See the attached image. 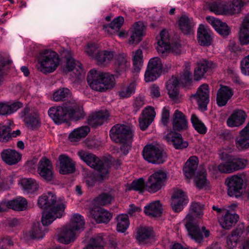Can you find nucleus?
<instances>
[{
	"mask_svg": "<svg viewBox=\"0 0 249 249\" xmlns=\"http://www.w3.org/2000/svg\"><path fill=\"white\" fill-rule=\"evenodd\" d=\"M48 113L57 124L67 122L69 119L77 121L85 116L82 107L75 101L66 103L62 106L52 107L48 110Z\"/></svg>",
	"mask_w": 249,
	"mask_h": 249,
	"instance_id": "1",
	"label": "nucleus"
},
{
	"mask_svg": "<svg viewBox=\"0 0 249 249\" xmlns=\"http://www.w3.org/2000/svg\"><path fill=\"white\" fill-rule=\"evenodd\" d=\"M89 86L95 91L104 92L113 88L115 85L114 76L109 73L90 70L87 78Z\"/></svg>",
	"mask_w": 249,
	"mask_h": 249,
	"instance_id": "2",
	"label": "nucleus"
},
{
	"mask_svg": "<svg viewBox=\"0 0 249 249\" xmlns=\"http://www.w3.org/2000/svg\"><path fill=\"white\" fill-rule=\"evenodd\" d=\"M78 155L88 166L97 171L95 176L96 180L102 181L108 178L109 166L107 162H104L95 155L87 151H79Z\"/></svg>",
	"mask_w": 249,
	"mask_h": 249,
	"instance_id": "3",
	"label": "nucleus"
},
{
	"mask_svg": "<svg viewBox=\"0 0 249 249\" xmlns=\"http://www.w3.org/2000/svg\"><path fill=\"white\" fill-rule=\"evenodd\" d=\"M85 221L80 214L76 213L72 215L69 225L64 227L58 237L59 242L68 244L75 239L76 232L83 230Z\"/></svg>",
	"mask_w": 249,
	"mask_h": 249,
	"instance_id": "4",
	"label": "nucleus"
},
{
	"mask_svg": "<svg viewBox=\"0 0 249 249\" xmlns=\"http://www.w3.org/2000/svg\"><path fill=\"white\" fill-rule=\"evenodd\" d=\"M58 54L51 50H45L40 53L38 60L39 71L45 74L53 72L59 64Z\"/></svg>",
	"mask_w": 249,
	"mask_h": 249,
	"instance_id": "5",
	"label": "nucleus"
},
{
	"mask_svg": "<svg viewBox=\"0 0 249 249\" xmlns=\"http://www.w3.org/2000/svg\"><path fill=\"white\" fill-rule=\"evenodd\" d=\"M185 227L189 237L196 242L201 243L203 241L204 236L208 237L210 231L205 226L200 227L197 222L191 213H188L185 218Z\"/></svg>",
	"mask_w": 249,
	"mask_h": 249,
	"instance_id": "6",
	"label": "nucleus"
},
{
	"mask_svg": "<svg viewBox=\"0 0 249 249\" xmlns=\"http://www.w3.org/2000/svg\"><path fill=\"white\" fill-rule=\"evenodd\" d=\"M167 173L162 170H158L150 175L146 181V191L150 193H155L163 188L167 180Z\"/></svg>",
	"mask_w": 249,
	"mask_h": 249,
	"instance_id": "7",
	"label": "nucleus"
},
{
	"mask_svg": "<svg viewBox=\"0 0 249 249\" xmlns=\"http://www.w3.org/2000/svg\"><path fill=\"white\" fill-rule=\"evenodd\" d=\"M143 158L153 164H162L166 160L167 155L163 149L159 145L149 144L143 150Z\"/></svg>",
	"mask_w": 249,
	"mask_h": 249,
	"instance_id": "8",
	"label": "nucleus"
},
{
	"mask_svg": "<svg viewBox=\"0 0 249 249\" xmlns=\"http://www.w3.org/2000/svg\"><path fill=\"white\" fill-rule=\"evenodd\" d=\"M111 139L115 142L126 141L132 142L133 131L131 127L124 124H117L114 125L110 130Z\"/></svg>",
	"mask_w": 249,
	"mask_h": 249,
	"instance_id": "9",
	"label": "nucleus"
},
{
	"mask_svg": "<svg viewBox=\"0 0 249 249\" xmlns=\"http://www.w3.org/2000/svg\"><path fill=\"white\" fill-rule=\"evenodd\" d=\"M19 117L27 127L32 130L36 129L41 124V121L36 109L26 106L19 113Z\"/></svg>",
	"mask_w": 249,
	"mask_h": 249,
	"instance_id": "10",
	"label": "nucleus"
},
{
	"mask_svg": "<svg viewBox=\"0 0 249 249\" xmlns=\"http://www.w3.org/2000/svg\"><path fill=\"white\" fill-rule=\"evenodd\" d=\"M61 203L65 209L66 203L64 198H57L55 195L51 192L43 194L38 197L37 200V205L39 208L51 210H58Z\"/></svg>",
	"mask_w": 249,
	"mask_h": 249,
	"instance_id": "11",
	"label": "nucleus"
},
{
	"mask_svg": "<svg viewBox=\"0 0 249 249\" xmlns=\"http://www.w3.org/2000/svg\"><path fill=\"white\" fill-rule=\"evenodd\" d=\"M163 66L160 59L158 57L151 58L148 62L144 74L146 82L156 80L160 75Z\"/></svg>",
	"mask_w": 249,
	"mask_h": 249,
	"instance_id": "12",
	"label": "nucleus"
},
{
	"mask_svg": "<svg viewBox=\"0 0 249 249\" xmlns=\"http://www.w3.org/2000/svg\"><path fill=\"white\" fill-rule=\"evenodd\" d=\"M96 51L95 45L92 43L88 44L85 49V52L87 54L91 57H94L98 65H105L114 57L113 52L103 51L97 53L95 55Z\"/></svg>",
	"mask_w": 249,
	"mask_h": 249,
	"instance_id": "13",
	"label": "nucleus"
},
{
	"mask_svg": "<svg viewBox=\"0 0 249 249\" xmlns=\"http://www.w3.org/2000/svg\"><path fill=\"white\" fill-rule=\"evenodd\" d=\"M225 182L228 187V194L229 196L236 198L241 196L243 184V180L241 177L232 176L227 178Z\"/></svg>",
	"mask_w": 249,
	"mask_h": 249,
	"instance_id": "14",
	"label": "nucleus"
},
{
	"mask_svg": "<svg viewBox=\"0 0 249 249\" xmlns=\"http://www.w3.org/2000/svg\"><path fill=\"white\" fill-rule=\"evenodd\" d=\"M37 173L47 181H51L54 179V173L51 161L45 157L41 158L38 162Z\"/></svg>",
	"mask_w": 249,
	"mask_h": 249,
	"instance_id": "15",
	"label": "nucleus"
},
{
	"mask_svg": "<svg viewBox=\"0 0 249 249\" xmlns=\"http://www.w3.org/2000/svg\"><path fill=\"white\" fill-rule=\"evenodd\" d=\"M208 85L204 84L198 88L196 93L193 95L201 110L206 111L207 109V105L210 101Z\"/></svg>",
	"mask_w": 249,
	"mask_h": 249,
	"instance_id": "16",
	"label": "nucleus"
},
{
	"mask_svg": "<svg viewBox=\"0 0 249 249\" xmlns=\"http://www.w3.org/2000/svg\"><path fill=\"white\" fill-rule=\"evenodd\" d=\"M89 216L97 223H108L112 217V213L104 208L94 207L89 210Z\"/></svg>",
	"mask_w": 249,
	"mask_h": 249,
	"instance_id": "17",
	"label": "nucleus"
},
{
	"mask_svg": "<svg viewBox=\"0 0 249 249\" xmlns=\"http://www.w3.org/2000/svg\"><path fill=\"white\" fill-rule=\"evenodd\" d=\"M172 124L174 132L186 130L188 128V121L186 115L182 112L176 109L172 116Z\"/></svg>",
	"mask_w": 249,
	"mask_h": 249,
	"instance_id": "18",
	"label": "nucleus"
},
{
	"mask_svg": "<svg viewBox=\"0 0 249 249\" xmlns=\"http://www.w3.org/2000/svg\"><path fill=\"white\" fill-rule=\"evenodd\" d=\"M216 67V65L212 61L207 59L200 60L194 71V79L196 81L200 80L206 72Z\"/></svg>",
	"mask_w": 249,
	"mask_h": 249,
	"instance_id": "19",
	"label": "nucleus"
},
{
	"mask_svg": "<svg viewBox=\"0 0 249 249\" xmlns=\"http://www.w3.org/2000/svg\"><path fill=\"white\" fill-rule=\"evenodd\" d=\"M154 237V231L149 227H141L137 229L135 238L140 245L150 243Z\"/></svg>",
	"mask_w": 249,
	"mask_h": 249,
	"instance_id": "20",
	"label": "nucleus"
},
{
	"mask_svg": "<svg viewBox=\"0 0 249 249\" xmlns=\"http://www.w3.org/2000/svg\"><path fill=\"white\" fill-rule=\"evenodd\" d=\"M64 211V207L61 203L59 205L58 210H48L44 211L42 213L41 218L43 226H48L51 224L56 218L61 217Z\"/></svg>",
	"mask_w": 249,
	"mask_h": 249,
	"instance_id": "21",
	"label": "nucleus"
},
{
	"mask_svg": "<svg viewBox=\"0 0 249 249\" xmlns=\"http://www.w3.org/2000/svg\"><path fill=\"white\" fill-rule=\"evenodd\" d=\"M179 81L175 76H172L166 83V89L169 98L175 103H178L180 100V95L179 93L178 85Z\"/></svg>",
	"mask_w": 249,
	"mask_h": 249,
	"instance_id": "22",
	"label": "nucleus"
},
{
	"mask_svg": "<svg viewBox=\"0 0 249 249\" xmlns=\"http://www.w3.org/2000/svg\"><path fill=\"white\" fill-rule=\"evenodd\" d=\"M155 115V111L152 107H148L142 111V115L139 119L140 127L142 130L143 131L147 128L153 121Z\"/></svg>",
	"mask_w": 249,
	"mask_h": 249,
	"instance_id": "23",
	"label": "nucleus"
},
{
	"mask_svg": "<svg viewBox=\"0 0 249 249\" xmlns=\"http://www.w3.org/2000/svg\"><path fill=\"white\" fill-rule=\"evenodd\" d=\"M235 146L240 151L249 148V121L246 126L239 132V135L235 139Z\"/></svg>",
	"mask_w": 249,
	"mask_h": 249,
	"instance_id": "24",
	"label": "nucleus"
},
{
	"mask_svg": "<svg viewBox=\"0 0 249 249\" xmlns=\"http://www.w3.org/2000/svg\"><path fill=\"white\" fill-rule=\"evenodd\" d=\"M233 95V91L231 88L227 86L220 85L216 94L217 105L220 107L226 106Z\"/></svg>",
	"mask_w": 249,
	"mask_h": 249,
	"instance_id": "25",
	"label": "nucleus"
},
{
	"mask_svg": "<svg viewBox=\"0 0 249 249\" xmlns=\"http://www.w3.org/2000/svg\"><path fill=\"white\" fill-rule=\"evenodd\" d=\"M165 138L177 149H182L188 146V142L186 141L183 140L181 135L179 133L171 131L167 133Z\"/></svg>",
	"mask_w": 249,
	"mask_h": 249,
	"instance_id": "26",
	"label": "nucleus"
},
{
	"mask_svg": "<svg viewBox=\"0 0 249 249\" xmlns=\"http://www.w3.org/2000/svg\"><path fill=\"white\" fill-rule=\"evenodd\" d=\"M246 118L247 115L244 110L235 109L227 119V124L231 127L239 126L245 123Z\"/></svg>",
	"mask_w": 249,
	"mask_h": 249,
	"instance_id": "27",
	"label": "nucleus"
},
{
	"mask_svg": "<svg viewBox=\"0 0 249 249\" xmlns=\"http://www.w3.org/2000/svg\"><path fill=\"white\" fill-rule=\"evenodd\" d=\"M158 45L156 47L159 53L163 54L170 51V42L169 34L165 30L161 31L159 36H157Z\"/></svg>",
	"mask_w": 249,
	"mask_h": 249,
	"instance_id": "28",
	"label": "nucleus"
},
{
	"mask_svg": "<svg viewBox=\"0 0 249 249\" xmlns=\"http://www.w3.org/2000/svg\"><path fill=\"white\" fill-rule=\"evenodd\" d=\"M206 19L220 35L226 37L230 34L231 29L225 22L211 17H207Z\"/></svg>",
	"mask_w": 249,
	"mask_h": 249,
	"instance_id": "29",
	"label": "nucleus"
},
{
	"mask_svg": "<svg viewBox=\"0 0 249 249\" xmlns=\"http://www.w3.org/2000/svg\"><path fill=\"white\" fill-rule=\"evenodd\" d=\"M59 172L61 174L67 175L75 171V163L69 157L66 155H61L59 157Z\"/></svg>",
	"mask_w": 249,
	"mask_h": 249,
	"instance_id": "30",
	"label": "nucleus"
},
{
	"mask_svg": "<svg viewBox=\"0 0 249 249\" xmlns=\"http://www.w3.org/2000/svg\"><path fill=\"white\" fill-rule=\"evenodd\" d=\"M144 29L145 27L142 22H136L134 24L131 30L132 34L129 40L130 44H137L142 40Z\"/></svg>",
	"mask_w": 249,
	"mask_h": 249,
	"instance_id": "31",
	"label": "nucleus"
},
{
	"mask_svg": "<svg viewBox=\"0 0 249 249\" xmlns=\"http://www.w3.org/2000/svg\"><path fill=\"white\" fill-rule=\"evenodd\" d=\"M1 157L4 162L12 165L17 164L20 160L21 155L15 150L7 149L1 152Z\"/></svg>",
	"mask_w": 249,
	"mask_h": 249,
	"instance_id": "32",
	"label": "nucleus"
},
{
	"mask_svg": "<svg viewBox=\"0 0 249 249\" xmlns=\"http://www.w3.org/2000/svg\"><path fill=\"white\" fill-rule=\"evenodd\" d=\"M178 22L179 29L184 34L190 35L193 33L195 23L192 18L182 15Z\"/></svg>",
	"mask_w": 249,
	"mask_h": 249,
	"instance_id": "33",
	"label": "nucleus"
},
{
	"mask_svg": "<svg viewBox=\"0 0 249 249\" xmlns=\"http://www.w3.org/2000/svg\"><path fill=\"white\" fill-rule=\"evenodd\" d=\"M197 39L201 46H207L211 44L212 33L203 25H200L197 29Z\"/></svg>",
	"mask_w": 249,
	"mask_h": 249,
	"instance_id": "34",
	"label": "nucleus"
},
{
	"mask_svg": "<svg viewBox=\"0 0 249 249\" xmlns=\"http://www.w3.org/2000/svg\"><path fill=\"white\" fill-rule=\"evenodd\" d=\"M109 117V113L107 110L99 111L89 116L88 124L93 127L102 125Z\"/></svg>",
	"mask_w": 249,
	"mask_h": 249,
	"instance_id": "35",
	"label": "nucleus"
},
{
	"mask_svg": "<svg viewBox=\"0 0 249 249\" xmlns=\"http://www.w3.org/2000/svg\"><path fill=\"white\" fill-rule=\"evenodd\" d=\"M239 40L242 45L249 44V15L243 19L239 32Z\"/></svg>",
	"mask_w": 249,
	"mask_h": 249,
	"instance_id": "36",
	"label": "nucleus"
},
{
	"mask_svg": "<svg viewBox=\"0 0 249 249\" xmlns=\"http://www.w3.org/2000/svg\"><path fill=\"white\" fill-rule=\"evenodd\" d=\"M239 216L227 211L226 213L219 220L222 227L225 229H231L238 221Z\"/></svg>",
	"mask_w": 249,
	"mask_h": 249,
	"instance_id": "37",
	"label": "nucleus"
},
{
	"mask_svg": "<svg viewBox=\"0 0 249 249\" xmlns=\"http://www.w3.org/2000/svg\"><path fill=\"white\" fill-rule=\"evenodd\" d=\"M124 22V18L122 16H119L115 18L108 24L103 25V30L109 35H112L115 32H118L122 26Z\"/></svg>",
	"mask_w": 249,
	"mask_h": 249,
	"instance_id": "38",
	"label": "nucleus"
},
{
	"mask_svg": "<svg viewBox=\"0 0 249 249\" xmlns=\"http://www.w3.org/2000/svg\"><path fill=\"white\" fill-rule=\"evenodd\" d=\"M162 210V205L160 201H155L145 206L144 212L148 216L159 217L161 215Z\"/></svg>",
	"mask_w": 249,
	"mask_h": 249,
	"instance_id": "39",
	"label": "nucleus"
},
{
	"mask_svg": "<svg viewBox=\"0 0 249 249\" xmlns=\"http://www.w3.org/2000/svg\"><path fill=\"white\" fill-rule=\"evenodd\" d=\"M198 165V159L196 156L191 157L186 162L183 172L185 177L190 178L193 177Z\"/></svg>",
	"mask_w": 249,
	"mask_h": 249,
	"instance_id": "40",
	"label": "nucleus"
},
{
	"mask_svg": "<svg viewBox=\"0 0 249 249\" xmlns=\"http://www.w3.org/2000/svg\"><path fill=\"white\" fill-rule=\"evenodd\" d=\"M243 233V227H239L233 230L227 237L226 246L229 249H233L237 244L239 238Z\"/></svg>",
	"mask_w": 249,
	"mask_h": 249,
	"instance_id": "41",
	"label": "nucleus"
},
{
	"mask_svg": "<svg viewBox=\"0 0 249 249\" xmlns=\"http://www.w3.org/2000/svg\"><path fill=\"white\" fill-rule=\"evenodd\" d=\"M114 199V196L108 193H102L95 197L92 201L94 207L105 206L110 204Z\"/></svg>",
	"mask_w": 249,
	"mask_h": 249,
	"instance_id": "42",
	"label": "nucleus"
},
{
	"mask_svg": "<svg viewBox=\"0 0 249 249\" xmlns=\"http://www.w3.org/2000/svg\"><path fill=\"white\" fill-rule=\"evenodd\" d=\"M90 131L88 126H82L74 129L70 134L69 138L72 142H76L85 138Z\"/></svg>",
	"mask_w": 249,
	"mask_h": 249,
	"instance_id": "43",
	"label": "nucleus"
},
{
	"mask_svg": "<svg viewBox=\"0 0 249 249\" xmlns=\"http://www.w3.org/2000/svg\"><path fill=\"white\" fill-rule=\"evenodd\" d=\"M10 209L18 211H24L27 209L28 202L27 200L21 196H18L8 201Z\"/></svg>",
	"mask_w": 249,
	"mask_h": 249,
	"instance_id": "44",
	"label": "nucleus"
},
{
	"mask_svg": "<svg viewBox=\"0 0 249 249\" xmlns=\"http://www.w3.org/2000/svg\"><path fill=\"white\" fill-rule=\"evenodd\" d=\"M114 65L116 71L119 72L125 71L130 64L127 61L126 55L124 53H121L115 56Z\"/></svg>",
	"mask_w": 249,
	"mask_h": 249,
	"instance_id": "45",
	"label": "nucleus"
},
{
	"mask_svg": "<svg viewBox=\"0 0 249 249\" xmlns=\"http://www.w3.org/2000/svg\"><path fill=\"white\" fill-rule=\"evenodd\" d=\"M20 183L23 189L28 193L36 191L39 188L38 182L32 178H24L21 179Z\"/></svg>",
	"mask_w": 249,
	"mask_h": 249,
	"instance_id": "46",
	"label": "nucleus"
},
{
	"mask_svg": "<svg viewBox=\"0 0 249 249\" xmlns=\"http://www.w3.org/2000/svg\"><path fill=\"white\" fill-rule=\"evenodd\" d=\"M47 231L46 227L37 223L33 226L29 232V236L32 239H39L43 238Z\"/></svg>",
	"mask_w": 249,
	"mask_h": 249,
	"instance_id": "47",
	"label": "nucleus"
},
{
	"mask_svg": "<svg viewBox=\"0 0 249 249\" xmlns=\"http://www.w3.org/2000/svg\"><path fill=\"white\" fill-rule=\"evenodd\" d=\"M116 230L118 232H124L129 226L128 216L126 214H121L116 217Z\"/></svg>",
	"mask_w": 249,
	"mask_h": 249,
	"instance_id": "48",
	"label": "nucleus"
},
{
	"mask_svg": "<svg viewBox=\"0 0 249 249\" xmlns=\"http://www.w3.org/2000/svg\"><path fill=\"white\" fill-rule=\"evenodd\" d=\"M230 155H226L225 157H222L223 162L218 165V170L222 173H231L234 171L232 164L230 161Z\"/></svg>",
	"mask_w": 249,
	"mask_h": 249,
	"instance_id": "49",
	"label": "nucleus"
},
{
	"mask_svg": "<svg viewBox=\"0 0 249 249\" xmlns=\"http://www.w3.org/2000/svg\"><path fill=\"white\" fill-rule=\"evenodd\" d=\"M195 181L196 187L199 189L205 188L209 187V182L206 178V171L204 169L199 171L195 177Z\"/></svg>",
	"mask_w": 249,
	"mask_h": 249,
	"instance_id": "50",
	"label": "nucleus"
},
{
	"mask_svg": "<svg viewBox=\"0 0 249 249\" xmlns=\"http://www.w3.org/2000/svg\"><path fill=\"white\" fill-rule=\"evenodd\" d=\"M191 121L194 128L198 133L204 134L207 132V127L195 114H192Z\"/></svg>",
	"mask_w": 249,
	"mask_h": 249,
	"instance_id": "51",
	"label": "nucleus"
},
{
	"mask_svg": "<svg viewBox=\"0 0 249 249\" xmlns=\"http://www.w3.org/2000/svg\"><path fill=\"white\" fill-rule=\"evenodd\" d=\"M230 160L232 162L234 172L244 169L248 163V160L245 159L231 155H230Z\"/></svg>",
	"mask_w": 249,
	"mask_h": 249,
	"instance_id": "52",
	"label": "nucleus"
},
{
	"mask_svg": "<svg viewBox=\"0 0 249 249\" xmlns=\"http://www.w3.org/2000/svg\"><path fill=\"white\" fill-rule=\"evenodd\" d=\"M244 2L242 0H233L232 2L226 4L227 6V13L229 14L238 13L244 6Z\"/></svg>",
	"mask_w": 249,
	"mask_h": 249,
	"instance_id": "53",
	"label": "nucleus"
},
{
	"mask_svg": "<svg viewBox=\"0 0 249 249\" xmlns=\"http://www.w3.org/2000/svg\"><path fill=\"white\" fill-rule=\"evenodd\" d=\"M71 96L70 90L67 88L59 89L53 94V100L56 102L66 100Z\"/></svg>",
	"mask_w": 249,
	"mask_h": 249,
	"instance_id": "54",
	"label": "nucleus"
},
{
	"mask_svg": "<svg viewBox=\"0 0 249 249\" xmlns=\"http://www.w3.org/2000/svg\"><path fill=\"white\" fill-rule=\"evenodd\" d=\"M209 7L210 11L216 15L227 13V6L226 4L215 2L210 4Z\"/></svg>",
	"mask_w": 249,
	"mask_h": 249,
	"instance_id": "55",
	"label": "nucleus"
},
{
	"mask_svg": "<svg viewBox=\"0 0 249 249\" xmlns=\"http://www.w3.org/2000/svg\"><path fill=\"white\" fill-rule=\"evenodd\" d=\"M135 82H132L127 86L123 88L119 92V95L123 98L129 97L135 92Z\"/></svg>",
	"mask_w": 249,
	"mask_h": 249,
	"instance_id": "56",
	"label": "nucleus"
},
{
	"mask_svg": "<svg viewBox=\"0 0 249 249\" xmlns=\"http://www.w3.org/2000/svg\"><path fill=\"white\" fill-rule=\"evenodd\" d=\"M11 128L9 126L0 124V141L7 142L11 137Z\"/></svg>",
	"mask_w": 249,
	"mask_h": 249,
	"instance_id": "57",
	"label": "nucleus"
},
{
	"mask_svg": "<svg viewBox=\"0 0 249 249\" xmlns=\"http://www.w3.org/2000/svg\"><path fill=\"white\" fill-rule=\"evenodd\" d=\"M131 188L135 191L142 192L144 190H146V182L142 178L135 180L131 184Z\"/></svg>",
	"mask_w": 249,
	"mask_h": 249,
	"instance_id": "58",
	"label": "nucleus"
},
{
	"mask_svg": "<svg viewBox=\"0 0 249 249\" xmlns=\"http://www.w3.org/2000/svg\"><path fill=\"white\" fill-rule=\"evenodd\" d=\"M204 205L200 203L193 202L190 207V212L194 215L200 218L203 215V209Z\"/></svg>",
	"mask_w": 249,
	"mask_h": 249,
	"instance_id": "59",
	"label": "nucleus"
},
{
	"mask_svg": "<svg viewBox=\"0 0 249 249\" xmlns=\"http://www.w3.org/2000/svg\"><path fill=\"white\" fill-rule=\"evenodd\" d=\"M177 200L178 203H183L186 204L188 202V200L186 199L184 193L181 190L175 191L172 196V200Z\"/></svg>",
	"mask_w": 249,
	"mask_h": 249,
	"instance_id": "60",
	"label": "nucleus"
},
{
	"mask_svg": "<svg viewBox=\"0 0 249 249\" xmlns=\"http://www.w3.org/2000/svg\"><path fill=\"white\" fill-rule=\"evenodd\" d=\"M84 73V72L81 67V64L77 61V65L71 70L70 73L71 76L73 79H79Z\"/></svg>",
	"mask_w": 249,
	"mask_h": 249,
	"instance_id": "61",
	"label": "nucleus"
},
{
	"mask_svg": "<svg viewBox=\"0 0 249 249\" xmlns=\"http://www.w3.org/2000/svg\"><path fill=\"white\" fill-rule=\"evenodd\" d=\"M170 116V107H164L161 111L160 120L163 125L167 126L169 122Z\"/></svg>",
	"mask_w": 249,
	"mask_h": 249,
	"instance_id": "62",
	"label": "nucleus"
},
{
	"mask_svg": "<svg viewBox=\"0 0 249 249\" xmlns=\"http://www.w3.org/2000/svg\"><path fill=\"white\" fill-rule=\"evenodd\" d=\"M241 71L245 75H249V55L241 62Z\"/></svg>",
	"mask_w": 249,
	"mask_h": 249,
	"instance_id": "63",
	"label": "nucleus"
},
{
	"mask_svg": "<svg viewBox=\"0 0 249 249\" xmlns=\"http://www.w3.org/2000/svg\"><path fill=\"white\" fill-rule=\"evenodd\" d=\"M13 245V242L10 237H6L0 239V249H7V247H10Z\"/></svg>",
	"mask_w": 249,
	"mask_h": 249,
	"instance_id": "64",
	"label": "nucleus"
}]
</instances>
